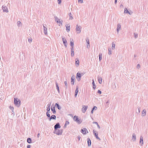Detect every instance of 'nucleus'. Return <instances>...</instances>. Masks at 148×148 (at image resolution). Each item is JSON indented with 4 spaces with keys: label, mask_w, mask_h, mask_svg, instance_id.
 <instances>
[{
    "label": "nucleus",
    "mask_w": 148,
    "mask_h": 148,
    "mask_svg": "<svg viewBox=\"0 0 148 148\" xmlns=\"http://www.w3.org/2000/svg\"><path fill=\"white\" fill-rule=\"evenodd\" d=\"M71 51H74V46H71Z\"/></svg>",
    "instance_id": "8fccbe9b"
},
{
    "label": "nucleus",
    "mask_w": 148,
    "mask_h": 148,
    "mask_svg": "<svg viewBox=\"0 0 148 148\" xmlns=\"http://www.w3.org/2000/svg\"><path fill=\"white\" fill-rule=\"evenodd\" d=\"M69 124V121H66L65 122V124H64V128H65L66 127V125H68Z\"/></svg>",
    "instance_id": "c85d7f7f"
},
{
    "label": "nucleus",
    "mask_w": 148,
    "mask_h": 148,
    "mask_svg": "<svg viewBox=\"0 0 148 148\" xmlns=\"http://www.w3.org/2000/svg\"><path fill=\"white\" fill-rule=\"evenodd\" d=\"M140 64H138L137 65V66H136V67L137 69H139V68H140Z\"/></svg>",
    "instance_id": "09e8293b"
},
{
    "label": "nucleus",
    "mask_w": 148,
    "mask_h": 148,
    "mask_svg": "<svg viewBox=\"0 0 148 148\" xmlns=\"http://www.w3.org/2000/svg\"><path fill=\"white\" fill-rule=\"evenodd\" d=\"M117 2V0H115L114 1V3L115 4H116Z\"/></svg>",
    "instance_id": "680f3d73"
},
{
    "label": "nucleus",
    "mask_w": 148,
    "mask_h": 148,
    "mask_svg": "<svg viewBox=\"0 0 148 148\" xmlns=\"http://www.w3.org/2000/svg\"><path fill=\"white\" fill-rule=\"evenodd\" d=\"M2 9L3 12H6V13L8 12V8L6 6H4L3 5L2 7Z\"/></svg>",
    "instance_id": "ddd939ff"
},
{
    "label": "nucleus",
    "mask_w": 148,
    "mask_h": 148,
    "mask_svg": "<svg viewBox=\"0 0 148 148\" xmlns=\"http://www.w3.org/2000/svg\"><path fill=\"white\" fill-rule=\"evenodd\" d=\"M55 84H56V88L57 90L58 93H59L60 92V90H59V88L58 86V83L56 82Z\"/></svg>",
    "instance_id": "5701e85b"
},
{
    "label": "nucleus",
    "mask_w": 148,
    "mask_h": 148,
    "mask_svg": "<svg viewBox=\"0 0 148 148\" xmlns=\"http://www.w3.org/2000/svg\"><path fill=\"white\" fill-rule=\"evenodd\" d=\"M62 130H57V131L55 132V131H53V133L57 135H59L62 134Z\"/></svg>",
    "instance_id": "7ed1b4c3"
},
{
    "label": "nucleus",
    "mask_w": 148,
    "mask_h": 148,
    "mask_svg": "<svg viewBox=\"0 0 148 148\" xmlns=\"http://www.w3.org/2000/svg\"><path fill=\"white\" fill-rule=\"evenodd\" d=\"M62 20L61 21H58V23H59L61 25H62Z\"/></svg>",
    "instance_id": "5fc2aeb1"
},
{
    "label": "nucleus",
    "mask_w": 148,
    "mask_h": 148,
    "mask_svg": "<svg viewBox=\"0 0 148 148\" xmlns=\"http://www.w3.org/2000/svg\"><path fill=\"white\" fill-rule=\"evenodd\" d=\"M55 106L58 108L59 110H60L61 109V106L59 105L58 103H55Z\"/></svg>",
    "instance_id": "393cba45"
},
{
    "label": "nucleus",
    "mask_w": 148,
    "mask_h": 148,
    "mask_svg": "<svg viewBox=\"0 0 148 148\" xmlns=\"http://www.w3.org/2000/svg\"><path fill=\"white\" fill-rule=\"evenodd\" d=\"M134 37L136 38L138 37V34L135 33H134Z\"/></svg>",
    "instance_id": "c03bdc74"
},
{
    "label": "nucleus",
    "mask_w": 148,
    "mask_h": 148,
    "mask_svg": "<svg viewBox=\"0 0 148 148\" xmlns=\"http://www.w3.org/2000/svg\"><path fill=\"white\" fill-rule=\"evenodd\" d=\"M51 110L53 114H55L56 113V112L55 110V107L53 105H52L51 106Z\"/></svg>",
    "instance_id": "9d476101"
},
{
    "label": "nucleus",
    "mask_w": 148,
    "mask_h": 148,
    "mask_svg": "<svg viewBox=\"0 0 148 148\" xmlns=\"http://www.w3.org/2000/svg\"><path fill=\"white\" fill-rule=\"evenodd\" d=\"M73 120L74 121L77 123L78 124H80L82 122L81 119H79L77 116L75 115L74 116Z\"/></svg>",
    "instance_id": "f03ea898"
},
{
    "label": "nucleus",
    "mask_w": 148,
    "mask_h": 148,
    "mask_svg": "<svg viewBox=\"0 0 148 148\" xmlns=\"http://www.w3.org/2000/svg\"><path fill=\"white\" fill-rule=\"evenodd\" d=\"M75 79V77H74V75H73L72 76L71 79Z\"/></svg>",
    "instance_id": "4d7b16f0"
},
{
    "label": "nucleus",
    "mask_w": 148,
    "mask_h": 148,
    "mask_svg": "<svg viewBox=\"0 0 148 148\" xmlns=\"http://www.w3.org/2000/svg\"><path fill=\"white\" fill-rule=\"evenodd\" d=\"M120 7H123V5L122 4H121L120 5Z\"/></svg>",
    "instance_id": "774afa93"
},
{
    "label": "nucleus",
    "mask_w": 148,
    "mask_h": 148,
    "mask_svg": "<svg viewBox=\"0 0 148 148\" xmlns=\"http://www.w3.org/2000/svg\"><path fill=\"white\" fill-rule=\"evenodd\" d=\"M87 108V106H83L82 109V112L84 113L86 112Z\"/></svg>",
    "instance_id": "f8f14e48"
},
{
    "label": "nucleus",
    "mask_w": 148,
    "mask_h": 148,
    "mask_svg": "<svg viewBox=\"0 0 148 148\" xmlns=\"http://www.w3.org/2000/svg\"><path fill=\"white\" fill-rule=\"evenodd\" d=\"M78 92V87L77 86L76 87V89L75 90V96L76 97L77 95V93Z\"/></svg>",
    "instance_id": "b1692460"
},
{
    "label": "nucleus",
    "mask_w": 148,
    "mask_h": 148,
    "mask_svg": "<svg viewBox=\"0 0 148 148\" xmlns=\"http://www.w3.org/2000/svg\"><path fill=\"white\" fill-rule=\"evenodd\" d=\"M75 64L77 66H78L79 64V61L78 58H76L75 60Z\"/></svg>",
    "instance_id": "6ab92c4d"
},
{
    "label": "nucleus",
    "mask_w": 148,
    "mask_h": 148,
    "mask_svg": "<svg viewBox=\"0 0 148 148\" xmlns=\"http://www.w3.org/2000/svg\"><path fill=\"white\" fill-rule=\"evenodd\" d=\"M97 109V108L96 106H94L93 108H92V110H96Z\"/></svg>",
    "instance_id": "a18cd8bd"
},
{
    "label": "nucleus",
    "mask_w": 148,
    "mask_h": 148,
    "mask_svg": "<svg viewBox=\"0 0 148 148\" xmlns=\"http://www.w3.org/2000/svg\"><path fill=\"white\" fill-rule=\"evenodd\" d=\"M69 25L67 26H66V30L68 32H69L70 31V25Z\"/></svg>",
    "instance_id": "c756f323"
},
{
    "label": "nucleus",
    "mask_w": 148,
    "mask_h": 148,
    "mask_svg": "<svg viewBox=\"0 0 148 148\" xmlns=\"http://www.w3.org/2000/svg\"><path fill=\"white\" fill-rule=\"evenodd\" d=\"M140 143L141 144V145H142L143 144V138L142 136L140 137Z\"/></svg>",
    "instance_id": "a211bd4d"
},
{
    "label": "nucleus",
    "mask_w": 148,
    "mask_h": 148,
    "mask_svg": "<svg viewBox=\"0 0 148 148\" xmlns=\"http://www.w3.org/2000/svg\"><path fill=\"white\" fill-rule=\"evenodd\" d=\"M82 76L80 73L78 72L76 74V77L78 81H79L81 80V77Z\"/></svg>",
    "instance_id": "6e6552de"
},
{
    "label": "nucleus",
    "mask_w": 148,
    "mask_h": 148,
    "mask_svg": "<svg viewBox=\"0 0 148 148\" xmlns=\"http://www.w3.org/2000/svg\"><path fill=\"white\" fill-rule=\"evenodd\" d=\"M64 87L66 89H67L68 88V84L67 82L65 81L64 82Z\"/></svg>",
    "instance_id": "bb28decb"
},
{
    "label": "nucleus",
    "mask_w": 148,
    "mask_h": 148,
    "mask_svg": "<svg viewBox=\"0 0 148 148\" xmlns=\"http://www.w3.org/2000/svg\"><path fill=\"white\" fill-rule=\"evenodd\" d=\"M115 44L113 42H112V49H115Z\"/></svg>",
    "instance_id": "72a5a7b5"
},
{
    "label": "nucleus",
    "mask_w": 148,
    "mask_h": 148,
    "mask_svg": "<svg viewBox=\"0 0 148 148\" xmlns=\"http://www.w3.org/2000/svg\"><path fill=\"white\" fill-rule=\"evenodd\" d=\"M10 109L12 110V111L13 112V110L14 109V108L12 106H10Z\"/></svg>",
    "instance_id": "49530a36"
},
{
    "label": "nucleus",
    "mask_w": 148,
    "mask_h": 148,
    "mask_svg": "<svg viewBox=\"0 0 148 148\" xmlns=\"http://www.w3.org/2000/svg\"><path fill=\"white\" fill-rule=\"evenodd\" d=\"M49 118V121H51V120H56V116L54 115H52L51 116L50 115V117H48Z\"/></svg>",
    "instance_id": "9b49d317"
},
{
    "label": "nucleus",
    "mask_w": 148,
    "mask_h": 148,
    "mask_svg": "<svg viewBox=\"0 0 148 148\" xmlns=\"http://www.w3.org/2000/svg\"><path fill=\"white\" fill-rule=\"evenodd\" d=\"M50 110H47V112L46 113V114L47 116V117H50Z\"/></svg>",
    "instance_id": "cd10ccee"
},
{
    "label": "nucleus",
    "mask_w": 148,
    "mask_h": 148,
    "mask_svg": "<svg viewBox=\"0 0 148 148\" xmlns=\"http://www.w3.org/2000/svg\"><path fill=\"white\" fill-rule=\"evenodd\" d=\"M146 110L145 109L143 110L142 114H143V116H145L146 115Z\"/></svg>",
    "instance_id": "473e14b6"
},
{
    "label": "nucleus",
    "mask_w": 148,
    "mask_h": 148,
    "mask_svg": "<svg viewBox=\"0 0 148 148\" xmlns=\"http://www.w3.org/2000/svg\"><path fill=\"white\" fill-rule=\"evenodd\" d=\"M81 132L84 135L86 134L87 133H88V131L86 128L82 129Z\"/></svg>",
    "instance_id": "39448f33"
},
{
    "label": "nucleus",
    "mask_w": 148,
    "mask_h": 148,
    "mask_svg": "<svg viewBox=\"0 0 148 148\" xmlns=\"http://www.w3.org/2000/svg\"><path fill=\"white\" fill-rule=\"evenodd\" d=\"M132 13V12L131 13L130 12H129V13H128V14H129L130 15H131V14Z\"/></svg>",
    "instance_id": "338daca9"
},
{
    "label": "nucleus",
    "mask_w": 148,
    "mask_h": 148,
    "mask_svg": "<svg viewBox=\"0 0 148 148\" xmlns=\"http://www.w3.org/2000/svg\"><path fill=\"white\" fill-rule=\"evenodd\" d=\"M97 127L98 129H99L100 128V126L98 124H97Z\"/></svg>",
    "instance_id": "bf43d9fd"
},
{
    "label": "nucleus",
    "mask_w": 148,
    "mask_h": 148,
    "mask_svg": "<svg viewBox=\"0 0 148 148\" xmlns=\"http://www.w3.org/2000/svg\"><path fill=\"white\" fill-rule=\"evenodd\" d=\"M58 4H60L61 3V0H58Z\"/></svg>",
    "instance_id": "603ef678"
},
{
    "label": "nucleus",
    "mask_w": 148,
    "mask_h": 148,
    "mask_svg": "<svg viewBox=\"0 0 148 148\" xmlns=\"http://www.w3.org/2000/svg\"><path fill=\"white\" fill-rule=\"evenodd\" d=\"M75 79H71V83L72 85H73L74 84Z\"/></svg>",
    "instance_id": "c9c22d12"
},
{
    "label": "nucleus",
    "mask_w": 148,
    "mask_h": 148,
    "mask_svg": "<svg viewBox=\"0 0 148 148\" xmlns=\"http://www.w3.org/2000/svg\"><path fill=\"white\" fill-rule=\"evenodd\" d=\"M62 40L63 43L64 44L65 47H66L67 46V41L65 38L62 37Z\"/></svg>",
    "instance_id": "1a4fd4ad"
},
{
    "label": "nucleus",
    "mask_w": 148,
    "mask_h": 148,
    "mask_svg": "<svg viewBox=\"0 0 148 148\" xmlns=\"http://www.w3.org/2000/svg\"><path fill=\"white\" fill-rule=\"evenodd\" d=\"M82 29V27L80 26H79L78 25H76V28L75 30L77 31V33L79 34L81 32Z\"/></svg>",
    "instance_id": "20e7f679"
},
{
    "label": "nucleus",
    "mask_w": 148,
    "mask_h": 148,
    "mask_svg": "<svg viewBox=\"0 0 148 148\" xmlns=\"http://www.w3.org/2000/svg\"><path fill=\"white\" fill-rule=\"evenodd\" d=\"M32 39L31 38H29L28 39V41L29 42L31 43L32 41Z\"/></svg>",
    "instance_id": "79ce46f5"
},
{
    "label": "nucleus",
    "mask_w": 148,
    "mask_h": 148,
    "mask_svg": "<svg viewBox=\"0 0 148 148\" xmlns=\"http://www.w3.org/2000/svg\"><path fill=\"white\" fill-rule=\"evenodd\" d=\"M99 58L100 61L102 59V54L101 53H100L99 54Z\"/></svg>",
    "instance_id": "2f4dec72"
},
{
    "label": "nucleus",
    "mask_w": 148,
    "mask_h": 148,
    "mask_svg": "<svg viewBox=\"0 0 148 148\" xmlns=\"http://www.w3.org/2000/svg\"><path fill=\"white\" fill-rule=\"evenodd\" d=\"M138 112L139 113L140 112V108H138Z\"/></svg>",
    "instance_id": "052dcab7"
},
{
    "label": "nucleus",
    "mask_w": 148,
    "mask_h": 148,
    "mask_svg": "<svg viewBox=\"0 0 148 148\" xmlns=\"http://www.w3.org/2000/svg\"><path fill=\"white\" fill-rule=\"evenodd\" d=\"M39 136H40V134L39 133L38 134H37V137H38V138L39 137Z\"/></svg>",
    "instance_id": "e2e57ef3"
},
{
    "label": "nucleus",
    "mask_w": 148,
    "mask_h": 148,
    "mask_svg": "<svg viewBox=\"0 0 148 148\" xmlns=\"http://www.w3.org/2000/svg\"><path fill=\"white\" fill-rule=\"evenodd\" d=\"M43 27L44 28V33L45 35L47 34V28L44 25H43Z\"/></svg>",
    "instance_id": "4468645a"
},
{
    "label": "nucleus",
    "mask_w": 148,
    "mask_h": 148,
    "mask_svg": "<svg viewBox=\"0 0 148 148\" xmlns=\"http://www.w3.org/2000/svg\"><path fill=\"white\" fill-rule=\"evenodd\" d=\"M55 21H56L57 23H58V21L60 20V19H59L57 17H55Z\"/></svg>",
    "instance_id": "a19ab883"
},
{
    "label": "nucleus",
    "mask_w": 148,
    "mask_h": 148,
    "mask_svg": "<svg viewBox=\"0 0 148 148\" xmlns=\"http://www.w3.org/2000/svg\"><path fill=\"white\" fill-rule=\"evenodd\" d=\"M74 45V42L73 40H72L70 42V46H73Z\"/></svg>",
    "instance_id": "58836bf2"
},
{
    "label": "nucleus",
    "mask_w": 148,
    "mask_h": 148,
    "mask_svg": "<svg viewBox=\"0 0 148 148\" xmlns=\"http://www.w3.org/2000/svg\"><path fill=\"white\" fill-rule=\"evenodd\" d=\"M121 28V25L120 24H118L117 25V27L116 29V31L117 33H119V31Z\"/></svg>",
    "instance_id": "2eb2a0df"
},
{
    "label": "nucleus",
    "mask_w": 148,
    "mask_h": 148,
    "mask_svg": "<svg viewBox=\"0 0 148 148\" xmlns=\"http://www.w3.org/2000/svg\"><path fill=\"white\" fill-rule=\"evenodd\" d=\"M50 106H51V103L48 104L47 105V110H50Z\"/></svg>",
    "instance_id": "7c9ffc66"
},
{
    "label": "nucleus",
    "mask_w": 148,
    "mask_h": 148,
    "mask_svg": "<svg viewBox=\"0 0 148 148\" xmlns=\"http://www.w3.org/2000/svg\"><path fill=\"white\" fill-rule=\"evenodd\" d=\"M128 13H129V11H128L127 8H125L124 9V13L128 14Z\"/></svg>",
    "instance_id": "4c0bfd02"
},
{
    "label": "nucleus",
    "mask_w": 148,
    "mask_h": 148,
    "mask_svg": "<svg viewBox=\"0 0 148 148\" xmlns=\"http://www.w3.org/2000/svg\"><path fill=\"white\" fill-rule=\"evenodd\" d=\"M71 56L72 57L74 56V51H71Z\"/></svg>",
    "instance_id": "ea45409f"
},
{
    "label": "nucleus",
    "mask_w": 148,
    "mask_h": 148,
    "mask_svg": "<svg viewBox=\"0 0 148 148\" xmlns=\"http://www.w3.org/2000/svg\"><path fill=\"white\" fill-rule=\"evenodd\" d=\"M69 17L70 20H72L73 19V16H71V12H70L69 14Z\"/></svg>",
    "instance_id": "f704fd0d"
},
{
    "label": "nucleus",
    "mask_w": 148,
    "mask_h": 148,
    "mask_svg": "<svg viewBox=\"0 0 148 148\" xmlns=\"http://www.w3.org/2000/svg\"><path fill=\"white\" fill-rule=\"evenodd\" d=\"M87 143L88 144V146H90L91 145V141L89 138H87Z\"/></svg>",
    "instance_id": "412c9836"
},
{
    "label": "nucleus",
    "mask_w": 148,
    "mask_h": 148,
    "mask_svg": "<svg viewBox=\"0 0 148 148\" xmlns=\"http://www.w3.org/2000/svg\"><path fill=\"white\" fill-rule=\"evenodd\" d=\"M108 54L109 55H111L112 54V51L111 48L108 49Z\"/></svg>",
    "instance_id": "e433bc0d"
},
{
    "label": "nucleus",
    "mask_w": 148,
    "mask_h": 148,
    "mask_svg": "<svg viewBox=\"0 0 148 148\" xmlns=\"http://www.w3.org/2000/svg\"><path fill=\"white\" fill-rule=\"evenodd\" d=\"M14 104L18 107H19L21 104V101L20 99L17 98H14Z\"/></svg>",
    "instance_id": "f257e3e1"
},
{
    "label": "nucleus",
    "mask_w": 148,
    "mask_h": 148,
    "mask_svg": "<svg viewBox=\"0 0 148 148\" xmlns=\"http://www.w3.org/2000/svg\"><path fill=\"white\" fill-rule=\"evenodd\" d=\"M136 140V135L135 134H133L132 137V140L133 141H135Z\"/></svg>",
    "instance_id": "f3484780"
},
{
    "label": "nucleus",
    "mask_w": 148,
    "mask_h": 148,
    "mask_svg": "<svg viewBox=\"0 0 148 148\" xmlns=\"http://www.w3.org/2000/svg\"><path fill=\"white\" fill-rule=\"evenodd\" d=\"M109 102V101H108V100L106 103V104H108V103Z\"/></svg>",
    "instance_id": "69168bd1"
},
{
    "label": "nucleus",
    "mask_w": 148,
    "mask_h": 148,
    "mask_svg": "<svg viewBox=\"0 0 148 148\" xmlns=\"http://www.w3.org/2000/svg\"><path fill=\"white\" fill-rule=\"evenodd\" d=\"M32 139L30 138H28L27 139V142L29 143H32Z\"/></svg>",
    "instance_id": "a878e982"
},
{
    "label": "nucleus",
    "mask_w": 148,
    "mask_h": 148,
    "mask_svg": "<svg viewBox=\"0 0 148 148\" xmlns=\"http://www.w3.org/2000/svg\"><path fill=\"white\" fill-rule=\"evenodd\" d=\"M92 81L93 88L94 89H95L96 88V86L95 83L94 79H92Z\"/></svg>",
    "instance_id": "4be33fe9"
},
{
    "label": "nucleus",
    "mask_w": 148,
    "mask_h": 148,
    "mask_svg": "<svg viewBox=\"0 0 148 148\" xmlns=\"http://www.w3.org/2000/svg\"><path fill=\"white\" fill-rule=\"evenodd\" d=\"M78 2L80 3H83V0H78Z\"/></svg>",
    "instance_id": "de8ad7c7"
},
{
    "label": "nucleus",
    "mask_w": 148,
    "mask_h": 148,
    "mask_svg": "<svg viewBox=\"0 0 148 148\" xmlns=\"http://www.w3.org/2000/svg\"><path fill=\"white\" fill-rule=\"evenodd\" d=\"M97 79L99 82L100 84H101L102 83V78L99 76H98Z\"/></svg>",
    "instance_id": "aec40b11"
},
{
    "label": "nucleus",
    "mask_w": 148,
    "mask_h": 148,
    "mask_svg": "<svg viewBox=\"0 0 148 148\" xmlns=\"http://www.w3.org/2000/svg\"><path fill=\"white\" fill-rule=\"evenodd\" d=\"M61 126L59 123H57L54 126V130L55 131H57V130L58 129L60 128Z\"/></svg>",
    "instance_id": "423d86ee"
},
{
    "label": "nucleus",
    "mask_w": 148,
    "mask_h": 148,
    "mask_svg": "<svg viewBox=\"0 0 148 148\" xmlns=\"http://www.w3.org/2000/svg\"><path fill=\"white\" fill-rule=\"evenodd\" d=\"M93 124H96L97 125L98 124V123L97 122L94 121L92 122Z\"/></svg>",
    "instance_id": "864d4df0"
},
{
    "label": "nucleus",
    "mask_w": 148,
    "mask_h": 148,
    "mask_svg": "<svg viewBox=\"0 0 148 148\" xmlns=\"http://www.w3.org/2000/svg\"><path fill=\"white\" fill-rule=\"evenodd\" d=\"M93 110H92H92L91 111V113L92 114L93 113Z\"/></svg>",
    "instance_id": "0e129e2a"
},
{
    "label": "nucleus",
    "mask_w": 148,
    "mask_h": 148,
    "mask_svg": "<svg viewBox=\"0 0 148 148\" xmlns=\"http://www.w3.org/2000/svg\"><path fill=\"white\" fill-rule=\"evenodd\" d=\"M86 42L87 43V48H89L90 47V42H89V39L88 38H86Z\"/></svg>",
    "instance_id": "dca6fc26"
},
{
    "label": "nucleus",
    "mask_w": 148,
    "mask_h": 148,
    "mask_svg": "<svg viewBox=\"0 0 148 148\" xmlns=\"http://www.w3.org/2000/svg\"><path fill=\"white\" fill-rule=\"evenodd\" d=\"M93 134L94 135V136H95L96 138L97 139H98L99 140H100L101 139L98 136V134L97 132H96L95 130H93Z\"/></svg>",
    "instance_id": "0eeeda50"
},
{
    "label": "nucleus",
    "mask_w": 148,
    "mask_h": 148,
    "mask_svg": "<svg viewBox=\"0 0 148 148\" xmlns=\"http://www.w3.org/2000/svg\"><path fill=\"white\" fill-rule=\"evenodd\" d=\"M17 24L18 26H20V25L21 24V23L20 21H18L17 22Z\"/></svg>",
    "instance_id": "37998d69"
},
{
    "label": "nucleus",
    "mask_w": 148,
    "mask_h": 148,
    "mask_svg": "<svg viewBox=\"0 0 148 148\" xmlns=\"http://www.w3.org/2000/svg\"><path fill=\"white\" fill-rule=\"evenodd\" d=\"M31 147V145H27V148H30Z\"/></svg>",
    "instance_id": "13d9d810"
},
{
    "label": "nucleus",
    "mask_w": 148,
    "mask_h": 148,
    "mask_svg": "<svg viewBox=\"0 0 148 148\" xmlns=\"http://www.w3.org/2000/svg\"><path fill=\"white\" fill-rule=\"evenodd\" d=\"M81 138V137L80 136H78L77 137V139L78 140H80V139Z\"/></svg>",
    "instance_id": "6e6d98bb"
},
{
    "label": "nucleus",
    "mask_w": 148,
    "mask_h": 148,
    "mask_svg": "<svg viewBox=\"0 0 148 148\" xmlns=\"http://www.w3.org/2000/svg\"><path fill=\"white\" fill-rule=\"evenodd\" d=\"M97 93L99 94H101V91L100 90H98L97 91Z\"/></svg>",
    "instance_id": "3c124183"
}]
</instances>
